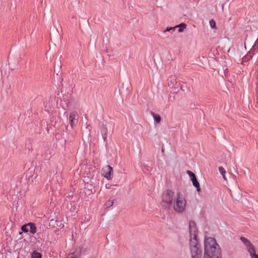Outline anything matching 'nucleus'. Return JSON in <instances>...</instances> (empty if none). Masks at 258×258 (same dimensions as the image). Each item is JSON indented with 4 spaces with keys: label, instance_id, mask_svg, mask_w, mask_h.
I'll return each mask as SVG.
<instances>
[{
    "label": "nucleus",
    "instance_id": "9b49d317",
    "mask_svg": "<svg viewBox=\"0 0 258 258\" xmlns=\"http://www.w3.org/2000/svg\"><path fill=\"white\" fill-rule=\"evenodd\" d=\"M100 132L102 136V138L104 141L106 140L107 135V128L106 126L102 125L101 127Z\"/></svg>",
    "mask_w": 258,
    "mask_h": 258
},
{
    "label": "nucleus",
    "instance_id": "6e6552de",
    "mask_svg": "<svg viewBox=\"0 0 258 258\" xmlns=\"http://www.w3.org/2000/svg\"><path fill=\"white\" fill-rule=\"evenodd\" d=\"M240 240L246 247L247 250L249 253L251 251H253V250L255 249L253 245L250 242V241L248 239L244 237H240Z\"/></svg>",
    "mask_w": 258,
    "mask_h": 258
},
{
    "label": "nucleus",
    "instance_id": "9d476101",
    "mask_svg": "<svg viewBox=\"0 0 258 258\" xmlns=\"http://www.w3.org/2000/svg\"><path fill=\"white\" fill-rule=\"evenodd\" d=\"M186 25L184 23H181L178 25L173 27H167L165 31H169L171 30H174L176 28H179L178 32L181 33L183 31V30L186 28Z\"/></svg>",
    "mask_w": 258,
    "mask_h": 258
},
{
    "label": "nucleus",
    "instance_id": "7ed1b4c3",
    "mask_svg": "<svg viewBox=\"0 0 258 258\" xmlns=\"http://www.w3.org/2000/svg\"><path fill=\"white\" fill-rule=\"evenodd\" d=\"M190 246L191 258H201L202 256V250L198 240H191Z\"/></svg>",
    "mask_w": 258,
    "mask_h": 258
},
{
    "label": "nucleus",
    "instance_id": "a211bd4d",
    "mask_svg": "<svg viewBox=\"0 0 258 258\" xmlns=\"http://www.w3.org/2000/svg\"><path fill=\"white\" fill-rule=\"evenodd\" d=\"M219 172L222 174V175H224V174H226V171L224 169L223 167H219Z\"/></svg>",
    "mask_w": 258,
    "mask_h": 258
},
{
    "label": "nucleus",
    "instance_id": "f8f14e48",
    "mask_svg": "<svg viewBox=\"0 0 258 258\" xmlns=\"http://www.w3.org/2000/svg\"><path fill=\"white\" fill-rule=\"evenodd\" d=\"M151 114L153 116L154 120V124L159 123L161 121V117L160 116L156 114L153 112H151Z\"/></svg>",
    "mask_w": 258,
    "mask_h": 258
},
{
    "label": "nucleus",
    "instance_id": "39448f33",
    "mask_svg": "<svg viewBox=\"0 0 258 258\" xmlns=\"http://www.w3.org/2000/svg\"><path fill=\"white\" fill-rule=\"evenodd\" d=\"M174 198V192L170 190H167L164 194L163 197H162V202L171 205Z\"/></svg>",
    "mask_w": 258,
    "mask_h": 258
},
{
    "label": "nucleus",
    "instance_id": "423d86ee",
    "mask_svg": "<svg viewBox=\"0 0 258 258\" xmlns=\"http://www.w3.org/2000/svg\"><path fill=\"white\" fill-rule=\"evenodd\" d=\"M102 175L105 178H106L107 179L109 180H111L112 179L113 169L110 166L107 165L103 167V168L102 169Z\"/></svg>",
    "mask_w": 258,
    "mask_h": 258
},
{
    "label": "nucleus",
    "instance_id": "aec40b11",
    "mask_svg": "<svg viewBox=\"0 0 258 258\" xmlns=\"http://www.w3.org/2000/svg\"><path fill=\"white\" fill-rule=\"evenodd\" d=\"M222 176H223V178H224V179L226 180V177L225 176V174L222 175Z\"/></svg>",
    "mask_w": 258,
    "mask_h": 258
},
{
    "label": "nucleus",
    "instance_id": "dca6fc26",
    "mask_svg": "<svg viewBox=\"0 0 258 258\" xmlns=\"http://www.w3.org/2000/svg\"><path fill=\"white\" fill-rule=\"evenodd\" d=\"M251 258H258V255L255 253V249L249 253Z\"/></svg>",
    "mask_w": 258,
    "mask_h": 258
},
{
    "label": "nucleus",
    "instance_id": "f3484780",
    "mask_svg": "<svg viewBox=\"0 0 258 258\" xmlns=\"http://www.w3.org/2000/svg\"><path fill=\"white\" fill-rule=\"evenodd\" d=\"M29 227L28 225H27V224H25V225H24L22 226L21 227V229L24 232H27L29 230H28V227Z\"/></svg>",
    "mask_w": 258,
    "mask_h": 258
},
{
    "label": "nucleus",
    "instance_id": "ddd939ff",
    "mask_svg": "<svg viewBox=\"0 0 258 258\" xmlns=\"http://www.w3.org/2000/svg\"><path fill=\"white\" fill-rule=\"evenodd\" d=\"M27 225L29 226L30 231L32 234H34L36 233L37 228L35 223L30 222L27 224Z\"/></svg>",
    "mask_w": 258,
    "mask_h": 258
},
{
    "label": "nucleus",
    "instance_id": "20e7f679",
    "mask_svg": "<svg viewBox=\"0 0 258 258\" xmlns=\"http://www.w3.org/2000/svg\"><path fill=\"white\" fill-rule=\"evenodd\" d=\"M189 227L190 241L198 240L197 238L198 231L196 223L192 221H190L189 222Z\"/></svg>",
    "mask_w": 258,
    "mask_h": 258
},
{
    "label": "nucleus",
    "instance_id": "1a4fd4ad",
    "mask_svg": "<svg viewBox=\"0 0 258 258\" xmlns=\"http://www.w3.org/2000/svg\"><path fill=\"white\" fill-rule=\"evenodd\" d=\"M187 173L189 176V177L192 181L193 185L197 188V190L198 191H200V184L197 179L195 174L192 171H189V170L187 171Z\"/></svg>",
    "mask_w": 258,
    "mask_h": 258
},
{
    "label": "nucleus",
    "instance_id": "f257e3e1",
    "mask_svg": "<svg viewBox=\"0 0 258 258\" xmlns=\"http://www.w3.org/2000/svg\"><path fill=\"white\" fill-rule=\"evenodd\" d=\"M204 250V258H222L220 247L214 238H205Z\"/></svg>",
    "mask_w": 258,
    "mask_h": 258
},
{
    "label": "nucleus",
    "instance_id": "f03ea898",
    "mask_svg": "<svg viewBox=\"0 0 258 258\" xmlns=\"http://www.w3.org/2000/svg\"><path fill=\"white\" fill-rule=\"evenodd\" d=\"M186 206V201L185 198L180 193H178L173 204L174 210L176 213H182L184 211Z\"/></svg>",
    "mask_w": 258,
    "mask_h": 258
},
{
    "label": "nucleus",
    "instance_id": "4468645a",
    "mask_svg": "<svg viewBox=\"0 0 258 258\" xmlns=\"http://www.w3.org/2000/svg\"><path fill=\"white\" fill-rule=\"evenodd\" d=\"M42 255L40 253L36 251H34L31 254V258H41Z\"/></svg>",
    "mask_w": 258,
    "mask_h": 258
},
{
    "label": "nucleus",
    "instance_id": "6ab92c4d",
    "mask_svg": "<svg viewBox=\"0 0 258 258\" xmlns=\"http://www.w3.org/2000/svg\"><path fill=\"white\" fill-rule=\"evenodd\" d=\"M210 25L212 28H215L216 27V23L214 20L210 21Z\"/></svg>",
    "mask_w": 258,
    "mask_h": 258
},
{
    "label": "nucleus",
    "instance_id": "0eeeda50",
    "mask_svg": "<svg viewBox=\"0 0 258 258\" xmlns=\"http://www.w3.org/2000/svg\"><path fill=\"white\" fill-rule=\"evenodd\" d=\"M79 115L77 112L73 111L70 113L69 120L72 128L76 126L78 123Z\"/></svg>",
    "mask_w": 258,
    "mask_h": 258
},
{
    "label": "nucleus",
    "instance_id": "2eb2a0df",
    "mask_svg": "<svg viewBox=\"0 0 258 258\" xmlns=\"http://www.w3.org/2000/svg\"><path fill=\"white\" fill-rule=\"evenodd\" d=\"M113 205V201L112 200H109L104 204V207L106 208H109V207H111V206H112Z\"/></svg>",
    "mask_w": 258,
    "mask_h": 258
}]
</instances>
